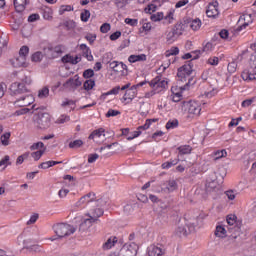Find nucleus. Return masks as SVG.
Segmentation results:
<instances>
[{
	"label": "nucleus",
	"mask_w": 256,
	"mask_h": 256,
	"mask_svg": "<svg viewBox=\"0 0 256 256\" xmlns=\"http://www.w3.org/2000/svg\"><path fill=\"white\" fill-rule=\"evenodd\" d=\"M32 80L29 76H23L20 82H14L10 85V95L16 97L13 102L15 107H29L35 102V98L29 92V85H31Z\"/></svg>",
	"instance_id": "1"
},
{
	"label": "nucleus",
	"mask_w": 256,
	"mask_h": 256,
	"mask_svg": "<svg viewBox=\"0 0 256 256\" xmlns=\"http://www.w3.org/2000/svg\"><path fill=\"white\" fill-rule=\"evenodd\" d=\"M228 227V233H230V236L228 237L229 241H235L236 243H241L243 241V238L241 237L243 235V232L241 231V227H243V220L237 218V215L235 214H229L226 217Z\"/></svg>",
	"instance_id": "2"
},
{
	"label": "nucleus",
	"mask_w": 256,
	"mask_h": 256,
	"mask_svg": "<svg viewBox=\"0 0 256 256\" xmlns=\"http://www.w3.org/2000/svg\"><path fill=\"white\" fill-rule=\"evenodd\" d=\"M191 73H193V60L187 62L180 68H178L177 77L179 83H185L184 86H181V91H187L189 89V85H195V80L191 77Z\"/></svg>",
	"instance_id": "3"
},
{
	"label": "nucleus",
	"mask_w": 256,
	"mask_h": 256,
	"mask_svg": "<svg viewBox=\"0 0 256 256\" xmlns=\"http://www.w3.org/2000/svg\"><path fill=\"white\" fill-rule=\"evenodd\" d=\"M191 73H193V60L187 62L180 68H178L177 77L179 83H185L184 86H181V91H187L189 89V85H195V80L191 77Z\"/></svg>",
	"instance_id": "4"
},
{
	"label": "nucleus",
	"mask_w": 256,
	"mask_h": 256,
	"mask_svg": "<svg viewBox=\"0 0 256 256\" xmlns=\"http://www.w3.org/2000/svg\"><path fill=\"white\" fill-rule=\"evenodd\" d=\"M202 221L203 217L198 216L196 218V222L187 224V226H185V224L178 225L175 230V235H177V237H187L189 233H193L195 231V227L201 225Z\"/></svg>",
	"instance_id": "5"
},
{
	"label": "nucleus",
	"mask_w": 256,
	"mask_h": 256,
	"mask_svg": "<svg viewBox=\"0 0 256 256\" xmlns=\"http://www.w3.org/2000/svg\"><path fill=\"white\" fill-rule=\"evenodd\" d=\"M87 203L89 207H100L101 203H103V199H97V196L93 192H89L88 194L82 196L79 201L76 203V207H81Z\"/></svg>",
	"instance_id": "6"
},
{
	"label": "nucleus",
	"mask_w": 256,
	"mask_h": 256,
	"mask_svg": "<svg viewBox=\"0 0 256 256\" xmlns=\"http://www.w3.org/2000/svg\"><path fill=\"white\" fill-rule=\"evenodd\" d=\"M53 230L60 239H62V237H69V235H73L76 231L75 227L65 223L54 225Z\"/></svg>",
	"instance_id": "7"
},
{
	"label": "nucleus",
	"mask_w": 256,
	"mask_h": 256,
	"mask_svg": "<svg viewBox=\"0 0 256 256\" xmlns=\"http://www.w3.org/2000/svg\"><path fill=\"white\" fill-rule=\"evenodd\" d=\"M243 81H255L256 79V57L252 56L249 60L248 69L241 74Z\"/></svg>",
	"instance_id": "8"
},
{
	"label": "nucleus",
	"mask_w": 256,
	"mask_h": 256,
	"mask_svg": "<svg viewBox=\"0 0 256 256\" xmlns=\"http://www.w3.org/2000/svg\"><path fill=\"white\" fill-rule=\"evenodd\" d=\"M35 125L38 129H49L51 127V115L49 113H38Z\"/></svg>",
	"instance_id": "9"
},
{
	"label": "nucleus",
	"mask_w": 256,
	"mask_h": 256,
	"mask_svg": "<svg viewBox=\"0 0 256 256\" xmlns=\"http://www.w3.org/2000/svg\"><path fill=\"white\" fill-rule=\"evenodd\" d=\"M137 251H139V246L132 242L130 244H125L120 252L112 253V255L116 256H137Z\"/></svg>",
	"instance_id": "10"
},
{
	"label": "nucleus",
	"mask_w": 256,
	"mask_h": 256,
	"mask_svg": "<svg viewBox=\"0 0 256 256\" xmlns=\"http://www.w3.org/2000/svg\"><path fill=\"white\" fill-rule=\"evenodd\" d=\"M182 109L187 112L188 115H198L201 114V105L197 101H189L182 103Z\"/></svg>",
	"instance_id": "11"
},
{
	"label": "nucleus",
	"mask_w": 256,
	"mask_h": 256,
	"mask_svg": "<svg viewBox=\"0 0 256 256\" xmlns=\"http://www.w3.org/2000/svg\"><path fill=\"white\" fill-rule=\"evenodd\" d=\"M44 53L48 59H57V57L63 53V46H49L44 49Z\"/></svg>",
	"instance_id": "12"
},
{
	"label": "nucleus",
	"mask_w": 256,
	"mask_h": 256,
	"mask_svg": "<svg viewBox=\"0 0 256 256\" xmlns=\"http://www.w3.org/2000/svg\"><path fill=\"white\" fill-rule=\"evenodd\" d=\"M149 85L153 89L158 90L159 93L160 91H163V89H167L169 82H167V80H161V76H157L151 82H149Z\"/></svg>",
	"instance_id": "13"
},
{
	"label": "nucleus",
	"mask_w": 256,
	"mask_h": 256,
	"mask_svg": "<svg viewBox=\"0 0 256 256\" xmlns=\"http://www.w3.org/2000/svg\"><path fill=\"white\" fill-rule=\"evenodd\" d=\"M165 251V246L161 244H152L147 248L148 256H164Z\"/></svg>",
	"instance_id": "14"
},
{
	"label": "nucleus",
	"mask_w": 256,
	"mask_h": 256,
	"mask_svg": "<svg viewBox=\"0 0 256 256\" xmlns=\"http://www.w3.org/2000/svg\"><path fill=\"white\" fill-rule=\"evenodd\" d=\"M100 206H95V207H89L90 212H88L86 215L87 217H91L92 219H94L95 221H97V219H99V217H102L103 213H105L103 211V209L101 207H103V202L99 204Z\"/></svg>",
	"instance_id": "15"
},
{
	"label": "nucleus",
	"mask_w": 256,
	"mask_h": 256,
	"mask_svg": "<svg viewBox=\"0 0 256 256\" xmlns=\"http://www.w3.org/2000/svg\"><path fill=\"white\" fill-rule=\"evenodd\" d=\"M219 3L213 2L212 4H209L206 10V15L209 18L215 19V17L219 16Z\"/></svg>",
	"instance_id": "16"
},
{
	"label": "nucleus",
	"mask_w": 256,
	"mask_h": 256,
	"mask_svg": "<svg viewBox=\"0 0 256 256\" xmlns=\"http://www.w3.org/2000/svg\"><path fill=\"white\" fill-rule=\"evenodd\" d=\"M82 82L79 80V75H75L73 78H69L64 84L63 87L66 89L71 87V89H77V87H81Z\"/></svg>",
	"instance_id": "17"
},
{
	"label": "nucleus",
	"mask_w": 256,
	"mask_h": 256,
	"mask_svg": "<svg viewBox=\"0 0 256 256\" xmlns=\"http://www.w3.org/2000/svg\"><path fill=\"white\" fill-rule=\"evenodd\" d=\"M219 191H221V185L217 183V180H212L206 183L207 193H219Z\"/></svg>",
	"instance_id": "18"
},
{
	"label": "nucleus",
	"mask_w": 256,
	"mask_h": 256,
	"mask_svg": "<svg viewBox=\"0 0 256 256\" xmlns=\"http://www.w3.org/2000/svg\"><path fill=\"white\" fill-rule=\"evenodd\" d=\"M10 63L13 67L19 68V67H25L27 65V58L18 55V57L10 60Z\"/></svg>",
	"instance_id": "19"
},
{
	"label": "nucleus",
	"mask_w": 256,
	"mask_h": 256,
	"mask_svg": "<svg viewBox=\"0 0 256 256\" xmlns=\"http://www.w3.org/2000/svg\"><path fill=\"white\" fill-rule=\"evenodd\" d=\"M97 220H95L92 217L86 218L82 221V223L79 226V231H87L93 226V223H95Z\"/></svg>",
	"instance_id": "20"
},
{
	"label": "nucleus",
	"mask_w": 256,
	"mask_h": 256,
	"mask_svg": "<svg viewBox=\"0 0 256 256\" xmlns=\"http://www.w3.org/2000/svg\"><path fill=\"white\" fill-rule=\"evenodd\" d=\"M80 50L82 51L83 57H85L87 61H93V54H91V48H89L87 44H81Z\"/></svg>",
	"instance_id": "21"
},
{
	"label": "nucleus",
	"mask_w": 256,
	"mask_h": 256,
	"mask_svg": "<svg viewBox=\"0 0 256 256\" xmlns=\"http://www.w3.org/2000/svg\"><path fill=\"white\" fill-rule=\"evenodd\" d=\"M13 5L17 13H23V11H25V6L27 5V0H13Z\"/></svg>",
	"instance_id": "22"
},
{
	"label": "nucleus",
	"mask_w": 256,
	"mask_h": 256,
	"mask_svg": "<svg viewBox=\"0 0 256 256\" xmlns=\"http://www.w3.org/2000/svg\"><path fill=\"white\" fill-rule=\"evenodd\" d=\"M24 249H27V251L33 252V253H41V246L40 245H32V246H27L28 243H31V240H24Z\"/></svg>",
	"instance_id": "23"
},
{
	"label": "nucleus",
	"mask_w": 256,
	"mask_h": 256,
	"mask_svg": "<svg viewBox=\"0 0 256 256\" xmlns=\"http://www.w3.org/2000/svg\"><path fill=\"white\" fill-rule=\"evenodd\" d=\"M118 239L117 237H110L108 240L103 244L102 249L104 251H108V249H112L115 247V243H117Z\"/></svg>",
	"instance_id": "24"
},
{
	"label": "nucleus",
	"mask_w": 256,
	"mask_h": 256,
	"mask_svg": "<svg viewBox=\"0 0 256 256\" xmlns=\"http://www.w3.org/2000/svg\"><path fill=\"white\" fill-rule=\"evenodd\" d=\"M163 0H154L153 4L148 5L145 9L146 13H155L157 11V7H161Z\"/></svg>",
	"instance_id": "25"
},
{
	"label": "nucleus",
	"mask_w": 256,
	"mask_h": 256,
	"mask_svg": "<svg viewBox=\"0 0 256 256\" xmlns=\"http://www.w3.org/2000/svg\"><path fill=\"white\" fill-rule=\"evenodd\" d=\"M129 63H137V61H147V55L139 54V55H130L128 58Z\"/></svg>",
	"instance_id": "26"
},
{
	"label": "nucleus",
	"mask_w": 256,
	"mask_h": 256,
	"mask_svg": "<svg viewBox=\"0 0 256 256\" xmlns=\"http://www.w3.org/2000/svg\"><path fill=\"white\" fill-rule=\"evenodd\" d=\"M101 135H103V137H105V130L103 128H99L97 130H94L88 137V139H97V137H101Z\"/></svg>",
	"instance_id": "27"
},
{
	"label": "nucleus",
	"mask_w": 256,
	"mask_h": 256,
	"mask_svg": "<svg viewBox=\"0 0 256 256\" xmlns=\"http://www.w3.org/2000/svg\"><path fill=\"white\" fill-rule=\"evenodd\" d=\"M214 235L216 237H226L227 236V230H225V227L221 226V225H218L216 226V230L214 232Z\"/></svg>",
	"instance_id": "28"
},
{
	"label": "nucleus",
	"mask_w": 256,
	"mask_h": 256,
	"mask_svg": "<svg viewBox=\"0 0 256 256\" xmlns=\"http://www.w3.org/2000/svg\"><path fill=\"white\" fill-rule=\"evenodd\" d=\"M179 155H189L193 148L189 145H183L178 147Z\"/></svg>",
	"instance_id": "29"
},
{
	"label": "nucleus",
	"mask_w": 256,
	"mask_h": 256,
	"mask_svg": "<svg viewBox=\"0 0 256 256\" xmlns=\"http://www.w3.org/2000/svg\"><path fill=\"white\" fill-rule=\"evenodd\" d=\"M172 31L178 36L180 37V35H183V31H185V25L178 23L176 24L173 28Z\"/></svg>",
	"instance_id": "30"
},
{
	"label": "nucleus",
	"mask_w": 256,
	"mask_h": 256,
	"mask_svg": "<svg viewBox=\"0 0 256 256\" xmlns=\"http://www.w3.org/2000/svg\"><path fill=\"white\" fill-rule=\"evenodd\" d=\"M188 24H189L190 29H192L193 31H199V29H201V20L200 19L192 20Z\"/></svg>",
	"instance_id": "31"
},
{
	"label": "nucleus",
	"mask_w": 256,
	"mask_h": 256,
	"mask_svg": "<svg viewBox=\"0 0 256 256\" xmlns=\"http://www.w3.org/2000/svg\"><path fill=\"white\" fill-rule=\"evenodd\" d=\"M109 67L112 69L115 73H121V62L112 61L109 62Z\"/></svg>",
	"instance_id": "32"
},
{
	"label": "nucleus",
	"mask_w": 256,
	"mask_h": 256,
	"mask_svg": "<svg viewBox=\"0 0 256 256\" xmlns=\"http://www.w3.org/2000/svg\"><path fill=\"white\" fill-rule=\"evenodd\" d=\"M157 223L159 225H165L167 223V213L165 211L158 213Z\"/></svg>",
	"instance_id": "33"
},
{
	"label": "nucleus",
	"mask_w": 256,
	"mask_h": 256,
	"mask_svg": "<svg viewBox=\"0 0 256 256\" xmlns=\"http://www.w3.org/2000/svg\"><path fill=\"white\" fill-rule=\"evenodd\" d=\"M38 97L39 99H47L49 97V88L48 87H43L38 91Z\"/></svg>",
	"instance_id": "34"
},
{
	"label": "nucleus",
	"mask_w": 256,
	"mask_h": 256,
	"mask_svg": "<svg viewBox=\"0 0 256 256\" xmlns=\"http://www.w3.org/2000/svg\"><path fill=\"white\" fill-rule=\"evenodd\" d=\"M68 147L70 149H79V147H83V140H81V139L74 140V141L69 143Z\"/></svg>",
	"instance_id": "35"
},
{
	"label": "nucleus",
	"mask_w": 256,
	"mask_h": 256,
	"mask_svg": "<svg viewBox=\"0 0 256 256\" xmlns=\"http://www.w3.org/2000/svg\"><path fill=\"white\" fill-rule=\"evenodd\" d=\"M83 87L85 91H91L95 87V81L93 79H88L84 82Z\"/></svg>",
	"instance_id": "36"
},
{
	"label": "nucleus",
	"mask_w": 256,
	"mask_h": 256,
	"mask_svg": "<svg viewBox=\"0 0 256 256\" xmlns=\"http://www.w3.org/2000/svg\"><path fill=\"white\" fill-rule=\"evenodd\" d=\"M223 157H227V150H218L214 153V161H217L219 159H223Z\"/></svg>",
	"instance_id": "37"
},
{
	"label": "nucleus",
	"mask_w": 256,
	"mask_h": 256,
	"mask_svg": "<svg viewBox=\"0 0 256 256\" xmlns=\"http://www.w3.org/2000/svg\"><path fill=\"white\" fill-rule=\"evenodd\" d=\"M119 91H121V87L120 86H116L112 90H110L109 92H107L105 94H102L101 95V99H105V97H107V95H118Z\"/></svg>",
	"instance_id": "38"
},
{
	"label": "nucleus",
	"mask_w": 256,
	"mask_h": 256,
	"mask_svg": "<svg viewBox=\"0 0 256 256\" xmlns=\"http://www.w3.org/2000/svg\"><path fill=\"white\" fill-rule=\"evenodd\" d=\"M179 127V121L177 119H174V120H169L167 123H166V129H175Z\"/></svg>",
	"instance_id": "39"
},
{
	"label": "nucleus",
	"mask_w": 256,
	"mask_h": 256,
	"mask_svg": "<svg viewBox=\"0 0 256 256\" xmlns=\"http://www.w3.org/2000/svg\"><path fill=\"white\" fill-rule=\"evenodd\" d=\"M11 137V133L10 132H6L1 136V143L2 145H4L5 147H7V145H9V139Z\"/></svg>",
	"instance_id": "40"
},
{
	"label": "nucleus",
	"mask_w": 256,
	"mask_h": 256,
	"mask_svg": "<svg viewBox=\"0 0 256 256\" xmlns=\"http://www.w3.org/2000/svg\"><path fill=\"white\" fill-rule=\"evenodd\" d=\"M44 154H45V149L38 150L36 152H32L31 157L34 158V161H39V159H41V157H43Z\"/></svg>",
	"instance_id": "41"
},
{
	"label": "nucleus",
	"mask_w": 256,
	"mask_h": 256,
	"mask_svg": "<svg viewBox=\"0 0 256 256\" xmlns=\"http://www.w3.org/2000/svg\"><path fill=\"white\" fill-rule=\"evenodd\" d=\"M179 163V159H174L172 161H168L162 164L163 169H171V167L177 165Z\"/></svg>",
	"instance_id": "42"
},
{
	"label": "nucleus",
	"mask_w": 256,
	"mask_h": 256,
	"mask_svg": "<svg viewBox=\"0 0 256 256\" xmlns=\"http://www.w3.org/2000/svg\"><path fill=\"white\" fill-rule=\"evenodd\" d=\"M178 37L179 36H177L175 34V32L173 30H171L170 32H168L166 39H167L168 43H173V42L177 41Z\"/></svg>",
	"instance_id": "43"
},
{
	"label": "nucleus",
	"mask_w": 256,
	"mask_h": 256,
	"mask_svg": "<svg viewBox=\"0 0 256 256\" xmlns=\"http://www.w3.org/2000/svg\"><path fill=\"white\" fill-rule=\"evenodd\" d=\"M31 60L34 63H40V61H43V53L41 52H36L32 55Z\"/></svg>",
	"instance_id": "44"
},
{
	"label": "nucleus",
	"mask_w": 256,
	"mask_h": 256,
	"mask_svg": "<svg viewBox=\"0 0 256 256\" xmlns=\"http://www.w3.org/2000/svg\"><path fill=\"white\" fill-rule=\"evenodd\" d=\"M89 17H91V12L89 10H87V9H85L80 14L81 21H83L84 23H87V21H89Z\"/></svg>",
	"instance_id": "45"
},
{
	"label": "nucleus",
	"mask_w": 256,
	"mask_h": 256,
	"mask_svg": "<svg viewBox=\"0 0 256 256\" xmlns=\"http://www.w3.org/2000/svg\"><path fill=\"white\" fill-rule=\"evenodd\" d=\"M171 55H179V47H172L165 53L166 57H171Z\"/></svg>",
	"instance_id": "46"
},
{
	"label": "nucleus",
	"mask_w": 256,
	"mask_h": 256,
	"mask_svg": "<svg viewBox=\"0 0 256 256\" xmlns=\"http://www.w3.org/2000/svg\"><path fill=\"white\" fill-rule=\"evenodd\" d=\"M70 117L68 115H61L57 120L56 123L58 125H63V123H67L70 121Z\"/></svg>",
	"instance_id": "47"
},
{
	"label": "nucleus",
	"mask_w": 256,
	"mask_h": 256,
	"mask_svg": "<svg viewBox=\"0 0 256 256\" xmlns=\"http://www.w3.org/2000/svg\"><path fill=\"white\" fill-rule=\"evenodd\" d=\"M228 73H235L237 71V62L232 61L228 64Z\"/></svg>",
	"instance_id": "48"
},
{
	"label": "nucleus",
	"mask_w": 256,
	"mask_h": 256,
	"mask_svg": "<svg viewBox=\"0 0 256 256\" xmlns=\"http://www.w3.org/2000/svg\"><path fill=\"white\" fill-rule=\"evenodd\" d=\"M20 57H24L27 59V55H29V48L27 46H22L19 51Z\"/></svg>",
	"instance_id": "49"
},
{
	"label": "nucleus",
	"mask_w": 256,
	"mask_h": 256,
	"mask_svg": "<svg viewBox=\"0 0 256 256\" xmlns=\"http://www.w3.org/2000/svg\"><path fill=\"white\" fill-rule=\"evenodd\" d=\"M27 106H24V108H21L20 110L15 111L14 115H16L17 117L21 116V115H27V113H29V111H31V109L26 108Z\"/></svg>",
	"instance_id": "50"
},
{
	"label": "nucleus",
	"mask_w": 256,
	"mask_h": 256,
	"mask_svg": "<svg viewBox=\"0 0 256 256\" xmlns=\"http://www.w3.org/2000/svg\"><path fill=\"white\" fill-rule=\"evenodd\" d=\"M45 144L43 142H36L30 146V151H37V149H43Z\"/></svg>",
	"instance_id": "51"
},
{
	"label": "nucleus",
	"mask_w": 256,
	"mask_h": 256,
	"mask_svg": "<svg viewBox=\"0 0 256 256\" xmlns=\"http://www.w3.org/2000/svg\"><path fill=\"white\" fill-rule=\"evenodd\" d=\"M95 71L93 69H87L83 72L84 79H91V77H94Z\"/></svg>",
	"instance_id": "52"
},
{
	"label": "nucleus",
	"mask_w": 256,
	"mask_h": 256,
	"mask_svg": "<svg viewBox=\"0 0 256 256\" xmlns=\"http://www.w3.org/2000/svg\"><path fill=\"white\" fill-rule=\"evenodd\" d=\"M43 18L46 19V21H49V19H52L53 11H51V9L43 10Z\"/></svg>",
	"instance_id": "53"
},
{
	"label": "nucleus",
	"mask_w": 256,
	"mask_h": 256,
	"mask_svg": "<svg viewBox=\"0 0 256 256\" xmlns=\"http://www.w3.org/2000/svg\"><path fill=\"white\" fill-rule=\"evenodd\" d=\"M67 11H73V7L71 5H62L59 10V15H63Z\"/></svg>",
	"instance_id": "54"
},
{
	"label": "nucleus",
	"mask_w": 256,
	"mask_h": 256,
	"mask_svg": "<svg viewBox=\"0 0 256 256\" xmlns=\"http://www.w3.org/2000/svg\"><path fill=\"white\" fill-rule=\"evenodd\" d=\"M167 189H168V191H175V189H177V181L169 180Z\"/></svg>",
	"instance_id": "55"
},
{
	"label": "nucleus",
	"mask_w": 256,
	"mask_h": 256,
	"mask_svg": "<svg viewBox=\"0 0 256 256\" xmlns=\"http://www.w3.org/2000/svg\"><path fill=\"white\" fill-rule=\"evenodd\" d=\"M111 31V24L109 23H104L100 27V32L101 33H109Z\"/></svg>",
	"instance_id": "56"
},
{
	"label": "nucleus",
	"mask_w": 256,
	"mask_h": 256,
	"mask_svg": "<svg viewBox=\"0 0 256 256\" xmlns=\"http://www.w3.org/2000/svg\"><path fill=\"white\" fill-rule=\"evenodd\" d=\"M163 18V12H158L157 14H153L150 16L151 21H161V19Z\"/></svg>",
	"instance_id": "57"
},
{
	"label": "nucleus",
	"mask_w": 256,
	"mask_h": 256,
	"mask_svg": "<svg viewBox=\"0 0 256 256\" xmlns=\"http://www.w3.org/2000/svg\"><path fill=\"white\" fill-rule=\"evenodd\" d=\"M37 219H39V215L37 213H34L27 221L26 225H34V223H37Z\"/></svg>",
	"instance_id": "58"
},
{
	"label": "nucleus",
	"mask_w": 256,
	"mask_h": 256,
	"mask_svg": "<svg viewBox=\"0 0 256 256\" xmlns=\"http://www.w3.org/2000/svg\"><path fill=\"white\" fill-rule=\"evenodd\" d=\"M85 39L89 41L90 45H93V43H95V40L97 39V35L96 34L88 33L85 36Z\"/></svg>",
	"instance_id": "59"
},
{
	"label": "nucleus",
	"mask_w": 256,
	"mask_h": 256,
	"mask_svg": "<svg viewBox=\"0 0 256 256\" xmlns=\"http://www.w3.org/2000/svg\"><path fill=\"white\" fill-rule=\"evenodd\" d=\"M207 63L212 66H217L219 65V57L217 56L211 57L208 59Z\"/></svg>",
	"instance_id": "60"
},
{
	"label": "nucleus",
	"mask_w": 256,
	"mask_h": 256,
	"mask_svg": "<svg viewBox=\"0 0 256 256\" xmlns=\"http://www.w3.org/2000/svg\"><path fill=\"white\" fill-rule=\"evenodd\" d=\"M117 115H121V111L110 109L106 113V117H117Z\"/></svg>",
	"instance_id": "61"
},
{
	"label": "nucleus",
	"mask_w": 256,
	"mask_h": 256,
	"mask_svg": "<svg viewBox=\"0 0 256 256\" xmlns=\"http://www.w3.org/2000/svg\"><path fill=\"white\" fill-rule=\"evenodd\" d=\"M61 61L62 63H71V65H73V56L66 54L62 57Z\"/></svg>",
	"instance_id": "62"
},
{
	"label": "nucleus",
	"mask_w": 256,
	"mask_h": 256,
	"mask_svg": "<svg viewBox=\"0 0 256 256\" xmlns=\"http://www.w3.org/2000/svg\"><path fill=\"white\" fill-rule=\"evenodd\" d=\"M99 159V154H89L88 155V163H95Z\"/></svg>",
	"instance_id": "63"
},
{
	"label": "nucleus",
	"mask_w": 256,
	"mask_h": 256,
	"mask_svg": "<svg viewBox=\"0 0 256 256\" xmlns=\"http://www.w3.org/2000/svg\"><path fill=\"white\" fill-rule=\"evenodd\" d=\"M255 102V98L247 99L242 102V107H250Z\"/></svg>",
	"instance_id": "64"
}]
</instances>
